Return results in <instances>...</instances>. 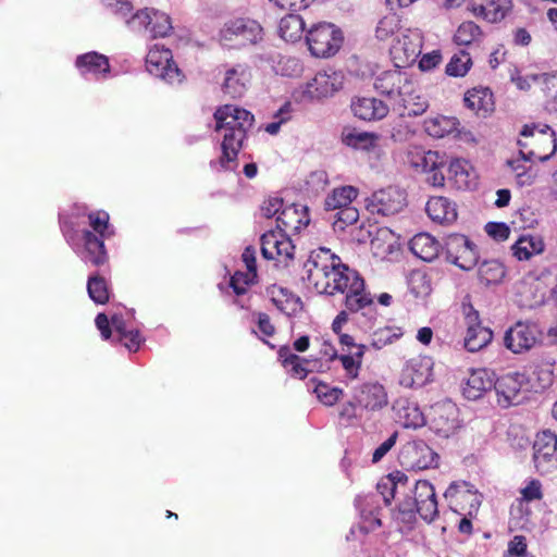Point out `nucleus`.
<instances>
[{
  "instance_id": "f257e3e1",
  "label": "nucleus",
  "mask_w": 557,
  "mask_h": 557,
  "mask_svg": "<svg viewBox=\"0 0 557 557\" xmlns=\"http://www.w3.org/2000/svg\"><path fill=\"white\" fill-rule=\"evenodd\" d=\"M304 271L308 284L318 294H344V306L351 313L361 312L371 324L376 320V306L372 295L366 290L363 277L331 249L319 247L312 250L304 263Z\"/></svg>"
},
{
  "instance_id": "f03ea898",
  "label": "nucleus",
  "mask_w": 557,
  "mask_h": 557,
  "mask_svg": "<svg viewBox=\"0 0 557 557\" xmlns=\"http://www.w3.org/2000/svg\"><path fill=\"white\" fill-rule=\"evenodd\" d=\"M214 119L215 131L224 132L219 163L224 170H233L247 133L253 126V114L237 106L225 104L216 109Z\"/></svg>"
},
{
  "instance_id": "7ed1b4c3",
  "label": "nucleus",
  "mask_w": 557,
  "mask_h": 557,
  "mask_svg": "<svg viewBox=\"0 0 557 557\" xmlns=\"http://www.w3.org/2000/svg\"><path fill=\"white\" fill-rule=\"evenodd\" d=\"M519 152L525 161L544 162L557 150L554 129L545 123H529L520 131Z\"/></svg>"
},
{
  "instance_id": "20e7f679",
  "label": "nucleus",
  "mask_w": 557,
  "mask_h": 557,
  "mask_svg": "<svg viewBox=\"0 0 557 557\" xmlns=\"http://www.w3.org/2000/svg\"><path fill=\"white\" fill-rule=\"evenodd\" d=\"M306 41L313 57L331 58L339 51L344 35L341 28L334 24L321 22L308 29Z\"/></svg>"
},
{
  "instance_id": "39448f33",
  "label": "nucleus",
  "mask_w": 557,
  "mask_h": 557,
  "mask_svg": "<svg viewBox=\"0 0 557 557\" xmlns=\"http://www.w3.org/2000/svg\"><path fill=\"white\" fill-rule=\"evenodd\" d=\"M444 498L454 512L476 517L483 495L467 481H454L445 491Z\"/></svg>"
},
{
  "instance_id": "423d86ee",
  "label": "nucleus",
  "mask_w": 557,
  "mask_h": 557,
  "mask_svg": "<svg viewBox=\"0 0 557 557\" xmlns=\"http://www.w3.org/2000/svg\"><path fill=\"white\" fill-rule=\"evenodd\" d=\"M127 26L135 33L148 34L152 39L166 37L173 30L171 17L168 14L149 8L135 12L127 20Z\"/></svg>"
},
{
  "instance_id": "0eeeda50",
  "label": "nucleus",
  "mask_w": 557,
  "mask_h": 557,
  "mask_svg": "<svg viewBox=\"0 0 557 557\" xmlns=\"http://www.w3.org/2000/svg\"><path fill=\"white\" fill-rule=\"evenodd\" d=\"M543 331L532 321H517L505 333L504 345L512 354L530 351L542 342Z\"/></svg>"
},
{
  "instance_id": "6e6552de",
  "label": "nucleus",
  "mask_w": 557,
  "mask_h": 557,
  "mask_svg": "<svg viewBox=\"0 0 557 557\" xmlns=\"http://www.w3.org/2000/svg\"><path fill=\"white\" fill-rule=\"evenodd\" d=\"M422 45L423 36L418 28H403L389 48L395 65L406 67L413 63L421 53Z\"/></svg>"
},
{
  "instance_id": "1a4fd4ad",
  "label": "nucleus",
  "mask_w": 557,
  "mask_h": 557,
  "mask_svg": "<svg viewBox=\"0 0 557 557\" xmlns=\"http://www.w3.org/2000/svg\"><path fill=\"white\" fill-rule=\"evenodd\" d=\"M147 71L169 84H181L185 75L173 61L171 49L164 46L153 45L146 55Z\"/></svg>"
},
{
  "instance_id": "9d476101",
  "label": "nucleus",
  "mask_w": 557,
  "mask_h": 557,
  "mask_svg": "<svg viewBox=\"0 0 557 557\" xmlns=\"http://www.w3.org/2000/svg\"><path fill=\"white\" fill-rule=\"evenodd\" d=\"M446 260L461 270H472L479 261L476 245L462 234H450L445 239Z\"/></svg>"
},
{
  "instance_id": "9b49d317",
  "label": "nucleus",
  "mask_w": 557,
  "mask_h": 557,
  "mask_svg": "<svg viewBox=\"0 0 557 557\" xmlns=\"http://www.w3.org/2000/svg\"><path fill=\"white\" fill-rule=\"evenodd\" d=\"M399 463L406 470H426L438 467L440 456L423 441L406 443L398 455Z\"/></svg>"
},
{
  "instance_id": "f8f14e48",
  "label": "nucleus",
  "mask_w": 557,
  "mask_h": 557,
  "mask_svg": "<svg viewBox=\"0 0 557 557\" xmlns=\"http://www.w3.org/2000/svg\"><path fill=\"white\" fill-rule=\"evenodd\" d=\"M461 428L458 406L449 399L431 407L430 429L438 436L448 438Z\"/></svg>"
},
{
  "instance_id": "ddd939ff",
  "label": "nucleus",
  "mask_w": 557,
  "mask_h": 557,
  "mask_svg": "<svg viewBox=\"0 0 557 557\" xmlns=\"http://www.w3.org/2000/svg\"><path fill=\"white\" fill-rule=\"evenodd\" d=\"M435 362L431 356L418 355L404 364L399 384L407 388L423 387L434 381Z\"/></svg>"
},
{
  "instance_id": "4468645a",
  "label": "nucleus",
  "mask_w": 557,
  "mask_h": 557,
  "mask_svg": "<svg viewBox=\"0 0 557 557\" xmlns=\"http://www.w3.org/2000/svg\"><path fill=\"white\" fill-rule=\"evenodd\" d=\"M261 255L267 260H275L288 265L295 258L296 247L290 236L280 230H270L260 237Z\"/></svg>"
},
{
  "instance_id": "2eb2a0df",
  "label": "nucleus",
  "mask_w": 557,
  "mask_h": 557,
  "mask_svg": "<svg viewBox=\"0 0 557 557\" xmlns=\"http://www.w3.org/2000/svg\"><path fill=\"white\" fill-rule=\"evenodd\" d=\"M221 38L235 41L238 46L255 45L262 40V27L250 18H235L225 23L221 29Z\"/></svg>"
},
{
  "instance_id": "dca6fc26",
  "label": "nucleus",
  "mask_w": 557,
  "mask_h": 557,
  "mask_svg": "<svg viewBox=\"0 0 557 557\" xmlns=\"http://www.w3.org/2000/svg\"><path fill=\"white\" fill-rule=\"evenodd\" d=\"M527 381L525 374L518 371L497 377L493 386L496 392L497 404L503 408L520 404L522 399L521 391Z\"/></svg>"
},
{
  "instance_id": "f3484780",
  "label": "nucleus",
  "mask_w": 557,
  "mask_h": 557,
  "mask_svg": "<svg viewBox=\"0 0 557 557\" xmlns=\"http://www.w3.org/2000/svg\"><path fill=\"white\" fill-rule=\"evenodd\" d=\"M405 205V194L393 186L380 189L367 199V209L372 214H380L384 216L398 213Z\"/></svg>"
},
{
  "instance_id": "a211bd4d",
  "label": "nucleus",
  "mask_w": 557,
  "mask_h": 557,
  "mask_svg": "<svg viewBox=\"0 0 557 557\" xmlns=\"http://www.w3.org/2000/svg\"><path fill=\"white\" fill-rule=\"evenodd\" d=\"M411 504H413L418 515L425 522L431 523L438 517V504L434 486L426 480H419L414 484Z\"/></svg>"
},
{
  "instance_id": "6ab92c4d",
  "label": "nucleus",
  "mask_w": 557,
  "mask_h": 557,
  "mask_svg": "<svg viewBox=\"0 0 557 557\" xmlns=\"http://www.w3.org/2000/svg\"><path fill=\"white\" fill-rule=\"evenodd\" d=\"M403 69L395 65V69L380 73L375 77L374 88L380 94L388 97H400L403 94H408L413 82Z\"/></svg>"
},
{
  "instance_id": "aec40b11",
  "label": "nucleus",
  "mask_w": 557,
  "mask_h": 557,
  "mask_svg": "<svg viewBox=\"0 0 557 557\" xmlns=\"http://www.w3.org/2000/svg\"><path fill=\"white\" fill-rule=\"evenodd\" d=\"M533 459L536 469L544 473L557 462V435L550 430L537 433L533 444Z\"/></svg>"
},
{
  "instance_id": "412c9836",
  "label": "nucleus",
  "mask_w": 557,
  "mask_h": 557,
  "mask_svg": "<svg viewBox=\"0 0 557 557\" xmlns=\"http://www.w3.org/2000/svg\"><path fill=\"white\" fill-rule=\"evenodd\" d=\"M466 324L465 348L468 351H479L491 343L493 338L492 331L481 324L479 312L471 305L466 312Z\"/></svg>"
},
{
  "instance_id": "4be33fe9",
  "label": "nucleus",
  "mask_w": 557,
  "mask_h": 557,
  "mask_svg": "<svg viewBox=\"0 0 557 557\" xmlns=\"http://www.w3.org/2000/svg\"><path fill=\"white\" fill-rule=\"evenodd\" d=\"M309 223V209L304 205L285 206L276 218V228L289 236L300 233Z\"/></svg>"
},
{
  "instance_id": "5701e85b",
  "label": "nucleus",
  "mask_w": 557,
  "mask_h": 557,
  "mask_svg": "<svg viewBox=\"0 0 557 557\" xmlns=\"http://www.w3.org/2000/svg\"><path fill=\"white\" fill-rule=\"evenodd\" d=\"M396 421L405 429H420L426 424V418L419 404L408 397H399L393 405Z\"/></svg>"
},
{
  "instance_id": "b1692460",
  "label": "nucleus",
  "mask_w": 557,
  "mask_h": 557,
  "mask_svg": "<svg viewBox=\"0 0 557 557\" xmlns=\"http://www.w3.org/2000/svg\"><path fill=\"white\" fill-rule=\"evenodd\" d=\"M344 76L336 71L318 72L314 77L308 82L306 92L311 98H325L333 96L343 87Z\"/></svg>"
},
{
  "instance_id": "393cba45",
  "label": "nucleus",
  "mask_w": 557,
  "mask_h": 557,
  "mask_svg": "<svg viewBox=\"0 0 557 557\" xmlns=\"http://www.w3.org/2000/svg\"><path fill=\"white\" fill-rule=\"evenodd\" d=\"M463 103L479 117H486L495 110L494 95L488 87L476 86L467 90Z\"/></svg>"
},
{
  "instance_id": "a878e982",
  "label": "nucleus",
  "mask_w": 557,
  "mask_h": 557,
  "mask_svg": "<svg viewBox=\"0 0 557 557\" xmlns=\"http://www.w3.org/2000/svg\"><path fill=\"white\" fill-rule=\"evenodd\" d=\"M251 79L249 67L244 64H237L225 72L222 89L224 94L232 98L243 97Z\"/></svg>"
},
{
  "instance_id": "bb28decb",
  "label": "nucleus",
  "mask_w": 557,
  "mask_h": 557,
  "mask_svg": "<svg viewBox=\"0 0 557 557\" xmlns=\"http://www.w3.org/2000/svg\"><path fill=\"white\" fill-rule=\"evenodd\" d=\"M83 237V260L92 264L94 267H101L109 260L108 251L104 246V239L96 235L89 230H84L82 233Z\"/></svg>"
},
{
  "instance_id": "cd10ccee",
  "label": "nucleus",
  "mask_w": 557,
  "mask_h": 557,
  "mask_svg": "<svg viewBox=\"0 0 557 557\" xmlns=\"http://www.w3.org/2000/svg\"><path fill=\"white\" fill-rule=\"evenodd\" d=\"M445 157L437 151L429 150L426 156H423L422 164L417 173L424 174L426 183L431 186L443 187L445 184Z\"/></svg>"
},
{
  "instance_id": "c85d7f7f",
  "label": "nucleus",
  "mask_w": 557,
  "mask_h": 557,
  "mask_svg": "<svg viewBox=\"0 0 557 557\" xmlns=\"http://www.w3.org/2000/svg\"><path fill=\"white\" fill-rule=\"evenodd\" d=\"M356 401L367 410H381L388 404L387 393L380 383H364L355 394Z\"/></svg>"
},
{
  "instance_id": "c756f323",
  "label": "nucleus",
  "mask_w": 557,
  "mask_h": 557,
  "mask_svg": "<svg viewBox=\"0 0 557 557\" xmlns=\"http://www.w3.org/2000/svg\"><path fill=\"white\" fill-rule=\"evenodd\" d=\"M354 115L363 121H375L385 117L388 106L374 97H358L351 102Z\"/></svg>"
},
{
  "instance_id": "7c9ffc66",
  "label": "nucleus",
  "mask_w": 557,
  "mask_h": 557,
  "mask_svg": "<svg viewBox=\"0 0 557 557\" xmlns=\"http://www.w3.org/2000/svg\"><path fill=\"white\" fill-rule=\"evenodd\" d=\"M460 122L455 116L435 115L424 120L423 127L428 135L434 138L454 136L460 138Z\"/></svg>"
},
{
  "instance_id": "2f4dec72",
  "label": "nucleus",
  "mask_w": 557,
  "mask_h": 557,
  "mask_svg": "<svg viewBox=\"0 0 557 557\" xmlns=\"http://www.w3.org/2000/svg\"><path fill=\"white\" fill-rule=\"evenodd\" d=\"M277 359L284 370L294 379L304 380L310 372L307 368L310 361L296 355L293 348L287 345H283L278 348Z\"/></svg>"
},
{
  "instance_id": "473e14b6",
  "label": "nucleus",
  "mask_w": 557,
  "mask_h": 557,
  "mask_svg": "<svg viewBox=\"0 0 557 557\" xmlns=\"http://www.w3.org/2000/svg\"><path fill=\"white\" fill-rule=\"evenodd\" d=\"M510 9L511 0H472L473 14L491 23L503 20Z\"/></svg>"
},
{
  "instance_id": "72a5a7b5",
  "label": "nucleus",
  "mask_w": 557,
  "mask_h": 557,
  "mask_svg": "<svg viewBox=\"0 0 557 557\" xmlns=\"http://www.w3.org/2000/svg\"><path fill=\"white\" fill-rule=\"evenodd\" d=\"M429 218L440 224H450L457 220V209L446 197H431L425 207Z\"/></svg>"
},
{
  "instance_id": "f704fd0d",
  "label": "nucleus",
  "mask_w": 557,
  "mask_h": 557,
  "mask_svg": "<svg viewBox=\"0 0 557 557\" xmlns=\"http://www.w3.org/2000/svg\"><path fill=\"white\" fill-rule=\"evenodd\" d=\"M332 354L330 360L338 359L345 370L346 377L349 380H357L363 362V357L367 351L366 345H359L357 350L346 349V352L337 354L334 347H330Z\"/></svg>"
},
{
  "instance_id": "c9c22d12",
  "label": "nucleus",
  "mask_w": 557,
  "mask_h": 557,
  "mask_svg": "<svg viewBox=\"0 0 557 557\" xmlns=\"http://www.w3.org/2000/svg\"><path fill=\"white\" fill-rule=\"evenodd\" d=\"M75 66L82 75L91 74L98 76L100 74L106 75L110 73L109 59L104 54L96 51L78 55L75 60Z\"/></svg>"
},
{
  "instance_id": "e433bc0d",
  "label": "nucleus",
  "mask_w": 557,
  "mask_h": 557,
  "mask_svg": "<svg viewBox=\"0 0 557 557\" xmlns=\"http://www.w3.org/2000/svg\"><path fill=\"white\" fill-rule=\"evenodd\" d=\"M411 252L423 261L431 262L438 257L441 245L428 233H419L409 242Z\"/></svg>"
},
{
  "instance_id": "4c0bfd02",
  "label": "nucleus",
  "mask_w": 557,
  "mask_h": 557,
  "mask_svg": "<svg viewBox=\"0 0 557 557\" xmlns=\"http://www.w3.org/2000/svg\"><path fill=\"white\" fill-rule=\"evenodd\" d=\"M494 386V381L484 369L474 370L469 375L463 387V396L469 400H475Z\"/></svg>"
},
{
  "instance_id": "58836bf2",
  "label": "nucleus",
  "mask_w": 557,
  "mask_h": 557,
  "mask_svg": "<svg viewBox=\"0 0 557 557\" xmlns=\"http://www.w3.org/2000/svg\"><path fill=\"white\" fill-rule=\"evenodd\" d=\"M545 244L541 236H521L512 246V255L519 261L531 259L534 255H540L544 251Z\"/></svg>"
},
{
  "instance_id": "ea45409f",
  "label": "nucleus",
  "mask_w": 557,
  "mask_h": 557,
  "mask_svg": "<svg viewBox=\"0 0 557 557\" xmlns=\"http://www.w3.org/2000/svg\"><path fill=\"white\" fill-rule=\"evenodd\" d=\"M531 503L518 499L511 504L509 510V524L515 529H529L532 525L533 510Z\"/></svg>"
},
{
  "instance_id": "a19ab883",
  "label": "nucleus",
  "mask_w": 557,
  "mask_h": 557,
  "mask_svg": "<svg viewBox=\"0 0 557 557\" xmlns=\"http://www.w3.org/2000/svg\"><path fill=\"white\" fill-rule=\"evenodd\" d=\"M358 189L354 186H342L334 188L324 200L326 210H339L351 206V202L357 198Z\"/></svg>"
},
{
  "instance_id": "79ce46f5",
  "label": "nucleus",
  "mask_w": 557,
  "mask_h": 557,
  "mask_svg": "<svg viewBox=\"0 0 557 557\" xmlns=\"http://www.w3.org/2000/svg\"><path fill=\"white\" fill-rule=\"evenodd\" d=\"M305 29V22L298 14H287L281 18L278 34L285 41H297L301 38Z\"/></svg>"
},
{
  "instance_id": "37998d69",
  "label": "nucleus",
  "mask_w": 557,
  "mask_h": 557,
  "mask_svg": "<svg viewBox=\"0 0 557 557\" xmlns=\"http://www.w3.org/2000/svg\"><path fill=\"white\" fill-rule=\"evenodd\" d=\"M268 292L271 296L272 304L277 310L287 315H292L296 312L299 302L298 297L275 285L271 286Z\"/></svg>"
},
{
  "instance_id": "c03bdc74",
  "label": "nucleus",
  "mask_w": 557,
  "mask_h": 557,
  "mask_svg": "<svg viewBox=\"0 0 557 557\" xmlns=\"http://www.w3.org/2000/svg\"><path fill=\"white\" fill-rule=\"evenodd\" d=\"M505 274L504 264L497 260L483 261L478 270L480 282L486 286L502 283Z\"/></svg>"
},
{
  "instance_id": "a18cd8bd",
  "label": "nucleus",
  "mask_w": 557,
  "mask_h": 557,
  "mask_svg": "<svg viewBox=\"0 0 557 557\" xmlns=\"http://www.w3.org/2000/svg\"><path fill=\"white\" fill-rule=\"evenodd\" d=\"M399 98L404 107V115L418 116L423 114L429 108L428 100L414 90V84H412L408 94H403Z\"/></svg>"
},
{
  "instance_id": "49530a36",
  "label": "nucleus",
  "mask_w": 557,
  "mask_h": 557,
  "mask_svg": "<svg viewBox=\"0 0 557 557\" xmlns=\"http://www.w3.org/2000/svg\"><path fill=\"white\" fill-rule=\"evenodd\" d=\"M403 29L401 18L396 13H389L383 16L375 28V37L380 41H386L395 38Z\"/></svg>"
},
{
  "instance_id": "de8ad7c7",
  "label": "nucleus",
  "mask_w": 557,
  "mask_h": 557,
  "mask_svg": "<svg viewBox=\"0 0 557 557\" xmlns=\"http://www.w3.org/2000/svg\"><path fill=\"white\" fill-rule=\"evenodd\" d=\"M379 136L374 133L358 132L356 129L345 131L342 134L343 143L356 149L369 150L374 148Z\"/></svg>"
},
{
  "instance_id": "09e8293b",
  "label": "nucleus",
  "mask_w": 557,
  "mask_h": 557,
  "mask_svg": "<svg viewBox=\"0 0 557 557\" xmlns=\"http://www.w3.org/2000/svg\"><path fill=\"white\" fill-rule=\"evenodd\" d=\"M472 65L473 62L470 53L466 50H460L453 54L446 64L445 73L451 77H465Z\"/></svg>"
},
{
  "instance_id": "8fccbe9b",
  "label": "nucleus",
  "mask_w": 557,
  "mask_h": 557,
  "mask_svg": "<svg viewBox=\"0 0 557 557\" xmlns=\"http://www.w3.org/2000/svg\"><path fill=\"white\" fill-rule=\"evenodd\" d=\"M87 292L96 304L104 305L110 299L109 284L99 273H95L88 277Z\"/></svg>"
},
{
  "instance_id": "3c124183",
  "label": "nucleus",
  "mask_w": 557,
  "mask_h": 557,
  "mask_svg": "<svg viewBox=\"0 0 557 557\" xmlns=\"http://www.w3.org/2000/svg\"><path fill=\"white\" fill-rule=\"evenodd\" d=\"M483 37V33L479 25L472 21L461 23L455 35L454 41L458 46H470L474 42H479Z\"/></svg>"
},
{
  "instance_id": "603ef678",
  "label": "nucleus",
  "mask_w": 557,
  "mask_h": 557,
  "mask_svg": "<svg viewBox=\"0 0 557 557\" xmlns=\"http://www.w3.org/2000/svg\"><path fill=\"white\" fill-rule=\"evenodd\" d=\"M449 180L455 183L459 189H468L471 187L470 171L467 161L461 159L453 160L448 165Z\"/></svg>"
},
{
  "instance_id": "864d4df0",
  "label": "nucleus",
  "mask_w": 557,
  "mask_h": 557,
  "mask_svg": "<svg viewBox=\"0 0 557 557\" xmlns=\"http://www.w3.org/2000/svg\"><path fill=\"white\" fill-rule=\"evenodd\" d=\"M90 231L101 237H110L113 231L110 226V215L104 210L91 211L87 214Z\"/></svg>"
},
{
  "instance_id": "5fc2aeb1",
  "label": "nucleus",
  "mask_w": 557,
  "mask_h": 557,
  "mask_svg": "<svg viewBox=\"0 0 557 557\" xmlns=\"http://www.w3.org/2000/svg\"><path fill=\"white\" fill-rule=\"evenodd\" d=\"M311 382L315 383L313 393L317 395L318 399L325 406L335 405L343 396L344 392L339 387H332L324 382H317L315 379H312Z\"/></svg>"
},
{
  "instance_id": "6e6d98bb",
  "label": "nucleus",
  "mask_w": 557,
  "mask_h": 557,
  "mask_svg": "<svg viewBox=\"0 0 557 557\" xmlns=\"http://www.w3.org/2000/svg\"><path fill=\"white\" fill-rule=\"evenodd\" d=\"M257 276L253 273L236 271L230 280V287L237 296L245 295L248 288L256 284Z\"/></svg>"
},
{
  "instance_id": "4d7b16f0",
  "label": "nucleus",
  "mask_w": 557,
  "mask_h": 557,
  "mask_svg": "<svg viewBox=\"0 0 557 557\" xmlns=\"http://www.w3.org/2000/svg\"><path fill=\"white\" fill-rule=\"evenodd\" d=\"M391 138L395 143H404L410 139L416 131L411 127V125L405 120V115L401 114L399 117L393 121L391 124Z\"/></svg>"
},
{
  "instance_id": "13d9d810",
  "label": "nucleus",
  "mask_w": 557,
  "mask_h": 557,
  "mask_svg": "<svg viewBox=\"0 0 557 557\" xmlns=\"http://www.w3.org/2000/svg\"><path fill=\"white\" fill-rule=\"evenodd\" d=\"M503 557H535L528 549V540L524 535H515L507 544Z\"/></svg>"
},
{
  "instance_id": "bf43d9fd",
  "label": "nucleus",
  "mask_w": 557,
  "mask_h": 557,
  "mask_svg": "<svg viewBox=\"0 0 557 557\" xmlns=\"http://www.w3.org/2000/svg\"><path fill=\"white\" fill-rule=\"evenodd\" d=\"M401 335L400 332H396L392 327L379 329L372 334L371 346L375 349H381L386 345L393 344Z\"/></svg>"
},
{
  "instance_id": "052dcab7",
  "label": "nucleus",
  "mask_w": 557,
  "mask_h": 557,
  "mask_svg": "<svg viewBox=\"0 0 557 557\" xmlns=\"http://www.w3.org/2000/svg\"><path fill=\"white\" fill-rule=\"evenodd\" d=\"M417 513L418 510H416L413 504H411V500L405 499L399 504L394 518L398 523L410 527L414 523Z\"/></svg>"
},
{
  "instance_id": "680f3d73",
  "label": "nucleus",
  "mask_w": 557,
  "mask_h": 557,
  "mask_svg": "<svg viewBox=\"0 0 557 557\" xmlns=\"http://www.w3.org/2000/svg\"><path fill=\"white\" fill-rule=\"evenodd\" d=\"M359 219V211L352 207L339 209L336 213L334 227L344 231L347 226L355 224Z\"/></svg>"
},
{
  "instance_id": "e2e57ef3",
  "label": "nucleus",
  "mask_w": 557,
  "mask_h": 557,
  "mask_svg": "<svg viewBox=\"0 0 557 557\" xmlns=\"http://www.w3.org/2000/svg\"><path fill=\"white\" fill-rule=\"evenodd\" d=\"M534 375L540 388H547L554 383V364L542 362L535 367Z\"/></svg>"
},
{
  "instance_id": "0e129e2a",
  "label": "nucleus",
  "mask_w": 557,
  "mask_h": 557,
  "mask_svg": "<svg viewBox=\"0 0 557 557\" xmlns=\"http://www.w3.org/2000/svg\"><path fill=\"white\" fill-rule=\"evenodd\" d=\"M543 497L542 483L537 479H532L520 490V497L518 499L531 503L533 500H541Z\"/></svg>"
},
{
  "instance_id": "69168bd1",
  "label": "nucleus",
  "mask_w": 557,
  "mask_h": 557,
  "mask_svg": "<svg viewBox=\"0 0 557 557\" xmlns=\"http://www.w3.org/2000/svg\"><path fill=\"white\" fill-rule=\"evenodd\" d=\"M283 199L275 196H270L263 200L260 206L261 215L265 219H271L278 215L283 209Z\"/></svg>"
},
{
  "instance_id": "338daca9",
  "label": "nucleus",
  "mask_w": 557,
  "mask_h": 557,
  "mask_svg": "<svg viewBox=\"0 0 557 557\" xmlns=\"http://www.w3.org/2000/svg\"><path fill=\"white\" fill-rule=\"evenodd\" d=\"M485 232L498 242L506 240L510 235L509 227L503 222H488L485 225Z\"/></svg>"
},
{
  "instance_id": "774afa93",
  "label": "nucleus",
  "mask_w": 557,
  "mask_h": 557,
  "mask_svg": "<svg viewBox=\"0 0 557 557\" xmlns=\"http://www.w3.org/2000/svg\"><path fill=\"white\" fill-rule=\"evenodd\" d=\"M117 343L124 345L129 351H137L140 348V345L144 343V337L140 335L138 330L132 329L126 333L125 337L117 338Z\"/></svg>"
}]
</instances>
